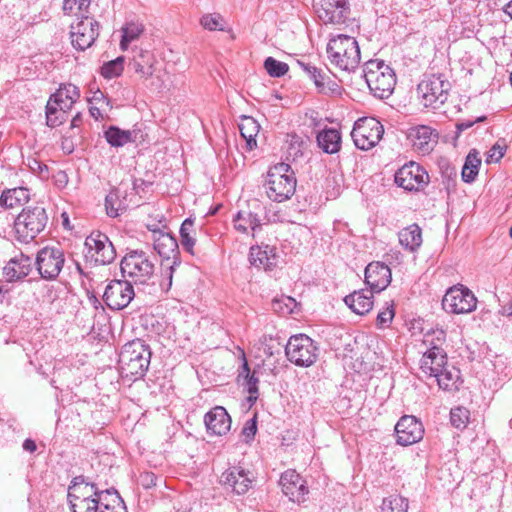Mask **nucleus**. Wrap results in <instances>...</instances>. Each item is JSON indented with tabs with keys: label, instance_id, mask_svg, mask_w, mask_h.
Instances as JSON below:
<instances>
[{
	"label": "nucleus",
	"instance_id": "9b49d317",
	"mask_svg": "<svg viewBox=\"0 0 512 512\" xmlns=\"http://www.w3.org/2000/svg\"><path fill=\"white\" fill-rule=\"evenodd\" d=\"M477 299L473 292L462 284L450 287L442 300L443 309L451 314H466L474 311Z\"/></svg>",
	"mask_w": 512,
	"mask_h": 512
},
{
	"label": "nucleus",
	"instance_id": "1a4fd4ad",
	"mask_svg": "<svg viewBox=\"0 0 512 512\" xmlns=\"http://www.w3.org/2000/svg\"><path fill=\"white\" fill-rule=\"evenodd\" d=\"M121 272L124 277L135 282L145 283L154 273V263L143 251L134 250L127 253L121 261Z\"/></svg>",
	"mask_w": 512,
	"mask_h": 512
},
{
	"label": "nucleus",
	"instance_id": "0eeeda50",
	"mask_svg": "<svg viewBox=\"0 0 512 512\" xmlns=\"http://www.w3.org/2000/svg\"><path fill=\"white\" fill-rule=\"evenodd\" d=\"M288 360L300 367L313 365L318 358V347L315 342L305 334L293 335L285 346Z\"/></svg>",
	"mask_w": 512,
	"mask_h": 512
},
{
	"label": "nucleus",
	"instance_id": "bf43d9fd",
	"mask_svg": "<svg viewBox=\"0 0 512 512\" xmlns=\"http://www.w3.org/2000/svg\"><path fill=\"white\" fill-rule=\"evenodd\" d=\"M180 233L193 234L194 233V221L191 218H187L183 221L180 227Z\"/></svg>",
	"mask_w": 512,
	"mask_h": 512
},
{
	"label": "nucleus",
	"instance_id": "4c0bfd02",
	"mask_svg": "<svg viewBox=\"0 0 512 512\" xmlns=\"http://www.w3.org/2000/svg\"><path fill=\"white\" fill-rule=\"evenodd\" d=\"M480 165L481 159L478 152L476 150L470 151L462 168V180L466 183L473 182L478 175Z\"/></svg>",
	"mask_w": 512,
	"mask_h": 512
},
{
	"label": "nucleus",
	"instance_id": "4be33fe9",
	"mask_svg": "<svg viewBox=\"0 0 512 512\" xmlns=\"http://www.w3.org/2000/svg\"><path fill=\"white\" fill-rule=\"evenodd\" d=\"M448 363L447 354L437 344H433L422 356L420 360V370L424 376L432 378L434 374L443 370L444 365Z\"/></svg>",
	"mask_w": 512,
	"mask_h": 512
},
{
	"label": "nucleus",
	"instance_id": "a19ab883",
	"mask_svg": "<svg viewBox=\"0 0 512 512\" xmlns=\"http://www.w3.org/2000/svg\"><path fill=\"white\" fill-rule=\"evenodd\" d=\"M133 69L145 79L151 77L154 73L153 56L149 52H141L133 60Z\"/></svg>",
	"mask_w": 512,
	"mask_h": 512
},
{
	"label": "nucleus",
	"instance_id": "423d86ee",
	"mask_svg": "<svg viewBox=\"0 0 512 512\" xmlns=\"http://www.w3.org/2000/svg\"><path fill=\"white\" fill-rule=\"evenodd\" d=\"M365 81L372 94L380 99L388 98L394 91L396 75L383 61L370 60L364 68Z\"/></svg>",
	"mask_w": 512,
	"mask_h": 512
},
{
	"label": "nucleus",
	"instance_id": "7ed1b4c3",
	"mask_svg": "<svg viewBox=\"0 0 512 512\" xmlns=\"http://www.w3.org/2000/svg\"><path fill=\"white\" fill-rule=\"evenodd\" d=\"M327 54L332 65L348 73L355 71L361 60L356 39L343 34L337 35L328 42Z\"/></svg>",
	"mask_w": 512,
	"mask_h": 512
},
{
	"label": "nucleus",
	"instance_id": "4d7b16f0",
	"mask_svg": "<svg viewBox=\"0 0 512 512\" xmlns=\"http://www.w3.org/2000/svg\"><path fill=\"white\" fill-rule=\"evenodd\" d=\"M486 119L485 116H480L475 119H467V120H461L457 122L456 128L459 132L465 131L469 128H471L475 123L482 122Z\"/></svg>",
	"mask_w": 512,
	"mask_h": 512
},
{
	"label": "nucleus",
	"instance_id": "5701e85b",
	"mask_svg": "<svg viewBox=\"0 0 512 512\" xmlns=\"http://www.w3.org/2000/svg\"><path fill=\"white\" fill-rule=\"evenodd\" d=\"M31 270V258L19 253L6 263L3 268V276L7 282H20L30 274Z\"/></svg>",
	"mask_w": 512,
	"mask_h": 512
},
{
	"label": "nucleus",
	"instance_id": "8fccbe9b",
	"mask_svg": "<svg viewBox=\"0 0 512 512\" xmlns=\"http://www.w3.org/2000/svg\"><path fill=\"white\" fill-rule=\"evenodd\" d=\"M111 501L113 504H111L110 501L107 502L98 512H127L126 506L119 498L117 492H114Z\"/></svg>",
	"mask_w": 512,
	"mask_h": 512
},
{
	"label": "nucleus",
	"instance_id": "f03ea898",
	"mask_svg": "<svg viewBox=\"0 0 512 512\" xmlns=\"http://www.w3.org/2000/svg\"><path fill=\"white\" fill-rule=\"evenodd\" d=\"M151 350L140 339L126 343L119 354V370L122 378L134 381L145 376L151 359Z\"/></svg>",
	"mask_w": 512,
	"mask_h": 512
},
{
	"label": "nucleus",
	"instance_id": "6e6d98bb",
	"mask_svg": "<svg viewBox=\"0 0 512 512\" xmlns=\"http://www.w3.org/2000/svg\"><path fill=\"white\" fill-rule=\"evenodd\" d=\"M180 241L182 247L190 254H193V248L196 242L193 234L180 233Z\"/></svg>",
	"mask_w": 512,
	"mask_h": 512
},
{
	"label": "nucleus",
	"instance_id": "393cba45",
	"mask_svg": "<svg viewBox=\"0 0 512 512\" xmlns=\"http://www.w3.org/2000/svg\"><path fill=\"white\" fill-rule=\"evenodd\" d=\"M249 261L251 265L264 270H272L277 264L275 249L268 245L252 246L249 253Z\"/></svg>",
	"mask_w": 512,
	"mask_h": 512
},
{
	"label": "nucleus",
	"instance_id": "052dcab7",
	"mask_svg": "<svg viewBox=\"0 0 512 512\" xmlns=\"http://www.w3.org/2000/svg\"><path fill=\"white\" fill-rule=\"evenodd\" d=\"M55 183L58 187H65L68 183V176L64 171H59L55 175Z\"/></svg>",
	"mask_w": 512,
	"mask_h": 512
},
{
	"label": "nucleus",
	"instance_id": "9d476101",
	"mask_svg": "<svg viewBox=\"0 0 512 512\" xmlns=\"http://www.w3.org/2000/svg\"><path fill=\"white\" fill-rule=\"evenodd\" d=\"M383 134V125L374 117L358 119L351 132L356 147L366 151L375 147L382 139Z\"/></svg>",
	"mask_w": 512,
	"mask_h": 512
},
{
	"label": "nucleus",
	"instance_id": "e2e57ef3",
	"mask_svg": "<svg viewBox=\"0 0 512 512\" xmlns=\"http://www.w3.org/2000/svg\"><path fill=\"white\" fill-rule=\"evenodd\" d=\"M37 446L34 440L26 439L23 442V449L27 452L33 453L36 450Z\"/></svg>",
	"mask_w": 512,
	"mask_h": 512
},
{
	"label": "nucleus",
	"instance_id": "e433bc0d",
	"mask_svg": "<svg viewBox=\"0 0 512 512\" xmlns=\"http://www.w3.org/2000/svg\"><path fill=\"white\" fill-rule=\"evenodd\" d=\"M120 48L126 50L129 44L137 40L144 32V25L139 21H129L121 29Z\"/></svg>",
	"mask_w": 512,
	"mask_h": 512
},
{
	"label": "nucleus",
	"instance_id": "2f4dec72",
	"mask_svg": "<svg viewBox=\"0 0 512 512\" xmlns=\"http://www.w3.org/2000/svg\"><path fill=\"white\" fill-rule=\"evenodd\" d=\"M153 247L161 257L170 259L176 255L178 243L170 234L158 232L154 233Z\"/></svg>",
	"mask_w": 512,
	"mask_h": 512
},
{
	"label": "nucleus",
	"instance_id": "cd10ccee",
	"mask_svg": "<svg viewBox=\"0 0 512 512\" xmlns=\"http://www.w3.org/2000/svg\"><path fill=\"white\" fill-rule=\"evenodd\" d=\"M400 245L409 252H416L422 245V230L417 224H411L398 232Z\"/></svg>",
	"mask_w": 512,
	"mask_h": 512
},
{
	"label": "nucleus",
	"instance_id": "c756f323",
	"mask_svg": "<svg viewBox=\"0 0 512 512\" xmlns=\"http://www.w3.org/2000/svg\"><path fill=\"white\" fill-rule=\"evenodd\" d=\"M319 147L328 154H334L340 150L341 134L335 128H325L317 135Z\"/></svg>",
	"mask_w": 512,
	"mask_h": 512
},
{
	"label": "nucleus",
	"instance_id": "f3484780",
	"mask_svg": "<svg viewBox=\"0 0 512 512\" xmlns=\"http://www.w3.org/2000/svg\"><path fill=\"white\" fill-rule=\"evenodd\" d=\"M253 481V474L240 466L228 468L220 477V483L237 495H243L248 492Z\"/></svg>",
	"mask_w": 512,
	"mask_h": 512
},
{
	"label": "nucleus",
	"instance_id": "dca6fc26",
	"mask_svg": "<svg viewBox=\"0 0 512 512\" xmlns=\"http://www.w3.org/2000/svg\"><path fill=\"white\" fill-rule=\"evenodd\" d=\"M135 297L133 285L128 280H112L106 286L103 300L112 310L126 308Z\"/></svg>",
	"mask_w": 512,
	"mask_h": 512
},
{
	"label": "nucleus",
	"instance_id": "c85d7f7f",
	"mask_svg": "<svg viewBox=\"0 0 512 512\" xmlns=\"http://www.w3.org/2000/svg\"><path fill=\"white\" fill-rule=\"evenodd\" d=\"M80 91L73 84H64L50 96L49 101L59 104L64 109L70 110L74 103L79 99Z\"/></svg>",
	"mask_w": 512,
	"mask_h": 512
},
{
	"label": "nucleus",
	"instance_id": "473e14b6",
	"mask_svg": "<svg viewBox=\"0 0 512 512\" xmlns=\"http://www.w3.org/2000/svg\"><path fill=\"white\" fill-rule=\"evenodd\" d=\"M29 190L25 187H16L4 191L0 197V205L5 208H15L28 202Z\"/></svg>",
	"mask_w": 512,
	"mask_h": 512
},
{
	"label": "nucleus",
	"instance_id": "338daca9",
	"mask_svg": "<svg viewBox=\"0 0 512 512\" xmlns=\"http://www.w3.org/2000/svg\"><path fill=\"white\" fill-rule=\"evenodd\" d=\"M298 64L307 75H309L312 72V69H315V66L311 65L310 63H304L299 61Z\"/></svg>",
	"mask_w": 512,
	"mask_h": 512
},
{
	"label": "nucleus",
	"instance_id": "bb28decb",
	"mask_svg": "<svg viewBox=\"0 0 512 512\" xmlns=\"http://www.w3.org/2000/svg\"><path fill=\"white\" fill-rule=\"evenodd\" d=\"M433 378L437 380L439 388L445 391H457L462 384L460 370L448 363Z\"/></svg>",
	"mask_w": 512,
	"mask_h": 512
},
{
	"label": "nucleus",
	"instance_id": "b1692460",
	"mask_svg": "<svg viewBox=\"0 0 512 512\" xmlns=\"http://www.w3.org/2000/svg\"><path fill=\"white\" fill-rule=\"evenodd\" d=\"M204 423L208 433L222 436L231 428V417L222 406H215L204 416Z\"/></svg>",
	"mask_w": 512,
	"mask_h": 512
},
{
	"label": "nucleus",
	"instance_id": "20e7f679",
	"mask_svg": "<svg viewBox=\"0 0 512 512\" xmlns=\"http://www.w3.org/2000/svg\"><path fill=\"white\" fill-rule=\"evenodd\" d=\"M296 184L297 180L290 165L278 163L267 172L266 194L272 201L284 202L294 195Z\"/></svg>",
	"mask_w": 512,
	"mask_h": 512
},
{
	"label": "nucleus",
	"instance_id": "6e6552de",
	"mask_svg": "<svg viewBox=\"0 0 512 512\" xmlns=\"http://www.w3.org/2000/svg\"><path fill=\"white\" fill-rule=\"evenodd\" d=\"M450 88L451 84L444 75L432 74L418 84L417 90L423 105L436 109L446 102Z\"/></svg>",
	"mask_w": 512,
	"mask_h": 512
},
{
	"label": "nucleus",
	"instance_id": "a878e982",
	"mask_svg": "<svg viewBox=\"0 0 512 512\" xmlns=\"http://www.w3.org/2000/svg\"><path fill=\"white\" fill-rule=\"evenodd\" d=\"M373 293L368 289L354 291L344 298V302L354 313L364 315L373 307Z\"/></svg>",
	"mask_w": 512,
	"mask_h": 512
},
{
	"label": "nucleus",
	"instance_id": "6ab92c4d",
	"mask_svg": "<svg viewBox=\"0 0 512 512\" xmlns=\"http://www.w3.org/2000/svg\"><path fill=\"white\" fill-rule=\"evenodd\" d=\"M395 433L398 444L409 446L419 442L423 438L424 428L416 417L405 415L397 422Z\"/></svg>",
	"mask_w": 512,
	"mask_h": 512
},
{
	"label": "nucleus",
	"instance_id": "72a5a7b5",
	"mask_svg": "<svg viewBox=\"0 0 512 512\" xmlns=\"http://www.w3.org/2000/svg\"><path fill=\"white\" fill-rule=\"evenodd\" d=\"M240 134L246 141V147L248 150H253L257 146L256 137L260 130V125L257 121L249 116L242 118L239 124Z\"/></svg>",
	"mask_w": 512,
	"mask_h": 512
},
{
	"label": "nucleus",
	"instance_id": "ddd939ff",
	"mask_svg": "<svg viewBox=\"0 0 512 512\" xmlns=\"http://www.w3.org/2000/svg\"><path fill=\"white\" fill-rule=\"evenodd\" d=\"M99 27L98 21L90 17L88 13L82 14L77 22L71 25L72 45L81 51L91 47L99 36Z\"/></svg>",
	"mask_w": 512,
	"mask_h": 512
},
{
	"label": "nucleus",
	"instance_id": "4468645a",
	"mask_svg": "<svg viewBox=\"0 0 512 512\" xmlns=\"http://www.w3.org/2000/svg\"><path fill=\"white\" fill-rule=\"evenodd\" d=\"M87 257L98 265H107L116 258V251L109 238L100 232L91 233L85 240Z\"/></svg>",
	"mask_w": 512,
	"mask_h": 512
},
{
	"label": "nucleus",
	"instance_id": "c03bdc74",
	"mask_svg": "<svg viewBox=\"0 0 512 512\" xmlns=\"http://www.w3.org/2000/svg\"><path fill=\"white\" fill-rule=\"evenodd\" d=\"M90 0H63V11L65 14H74L77 19L82 14L88 13Z\"/></svg>",
	"mask_w": 512,
	"mask_h": 512
},
{
	"label": "nucleus",
	"instance_id": "13d9d810",
	"mask_svg": "<svg viewBox=\"0 0 512 512\" xmlns=\"http://www.w3.org/2000/svg\"><path fill=\"white\" fill-rule=\"evenodd\" d=\"M304 142L301 137L297 136L296 134L290 135V150H294V156H297L298 153L301 152V147L303 146Z\"/></svg>",
	"mask_w": 512,
	"mask_h": 512
},
{
	"label": "nucleus",
	"instance_id": "412c9836",
	"mask_svg": "<svg viewBox=\"0 0 512 512\" xmlns=\"http://www.w3.org/2000/svg\"><path fill=\"white\" fill-rule=\"evenodd\" d=\"M391 282V270L382 262H372L365 269V283L369 290L379 293Z\"/></svg>",
	"mask_w": 512,
	"mask_h": 512
},
{
	"label": "nucleus",
	"instance_id": "a211bd4d",
	"mask_svg": "<svg viewBox=\"0 0 512 512\" xmlns=\"http://www.w3.org/2000/svg\"><path fill=\"white\" fill-rule=\"evenodd\" d=\"M316 12L325 24H341L348 18L350 8L348 0H320Z\"/></svg>",
	"mask_w": 512,
	"mask_h": 512
},
{
	"label": "nucleus",
	"instance_id": "f704fd0d",
	"mask_svg": "<svg viewBox=\"0 0 512 512\" xmlns=\"http://www.w3.org/2000/svg\"><path fill=\"white\" fill-rule=\"evenodd\" d=\"M241 355L243 363L238 374V380L243 379V384L246 386L247 391L250 394L249 400H256L258 394L259 379L255 376V373L250 374V368L243 350L241 351Z\"/></svg>",
	"mask_w": 512,
	"mask_h": 512
},
{
	"label": "nucleus",
	"instance_id": "7c9ffc66",
	"mask_svg": "<svg viewBox=\"0 0 512 512\" xmlns=\"http://www.w3.org/2000/svg\"><path fill=\"white\" fill-rule=\"evenodd\" d=\"M234 228L241 233L256 232L261 227V220L250 210L239 211L233 219Z\"/></svg>",
	"mask_w": 512,
	"mask_h": 512
},
{
	"label": "nucleus",
	"instance_id": "39448f33",
	"mask_svg": "<svg viewBox=\"0 0 512 512\" xmlns=\"http://www.w3.org/2000/svg\"><path fill=\"white\" fill-rule=\"evenodd\" d=\"M48 220L44 207L37 205L24 208L14 221L17 239L23 243L31 242L44 231Z\"/></svg>",
	"mask_w": 512,
	"mask_h": 512
},
{
	"label": "nucleus",
	"instance_id": "774afa93",
	"mask_svg": "<svg viewBox=\"0 0 512 512\" xmlns=\"http://www.w3.org/2000/svg\"><path fill=\"white\" fill-rule=\"evenodd\" d=\"M504 12L512 19V0H510L503 8Z\"/></svg>",
	"mask_w": 512,
	"mask_h": 512
},
{
	"label": "nucleus",
	"instance_id": "680f3d73",
	"mask_svg": "<svg viewBox=\"0 0 512 512\" xmlns=\"http://www.w3.org/2000/svg\"><path fill=\"white\" fill-rule=\"evenodd\" d=\"M31 170L33 171H37L39 172L40 174L45 170L47 171L48 168L45 164H42L40 161L36 160V159H33L31 161V163L29 164Z\"/></svg>",
	"mask_w": 512,
	"mask_h": 512
},
{
	"label": "nucleus",
	"instance_id": "69168bd1",
	"mask_svg": "<svg viewBox=\"0 0 512 512\" xmlns=\"http://www.w3.org/2000/svg\"><path fill=\"white\" fill-rule=\"evenodd\" d=\"M433 334L435 335V339L438 343H442L445 341V332L442 329H438L433 331Z\"/></svg>",
	"mask_w": 512,
	"mask_h": 512
},
{
	"label": "nucleus",
	"instance_id": "3c124183",
	"mask_svg": "<svg viewBox=\"0 0 512 512\" xmlns=\"http://www.w3.org/2000/svg\"><path fill=\"white\" fill-rule=\"evenodd\" d=\"M505 149L506 146L504 144L495 143L487 152L486 162L489 164L499 162L505 154Z\"/></svg>",
	"mask_w": 512,
	"mask_h": 512
},
{
	"label": "nucleus",
	"instance_id": "f8f14e48",
	"mask_svg": "<svg viewBox=\"0 0 512 512\" xmlns=\"http://www.w3.org/2000/svg\"><path fill=\"white\" fill-rule=\"evenodd\" d=\"M65 263V255L61 248L46 246L36 257V267L40 276L45 280H54L58 277Z\"/></svg>",
	"mask_w": 512,
	"mask_h": 512
},
{
	"label": "nucleus",
	"instance_id": "58836bf2",
	"mask_svg": "<svg viewBox=\"0 0 512 512\" xmlns=\"http://www.w3.org/2000/svg\"><path fill=\"white\" fill-rule=\"evenodd\" d=\"M104 136L113 147H122L133 141V133L130 130H122L116 126H110L105 131Z\"/></svg>",
	"mask_w": 512,
	"mask_h": 512
},
{
	"label": "nucleus",
	"instance_id": "49530a36",
	"mask_svg": "<svg viewBox=\"0 0 512 512\" xmlns=\"http://www.w3.org/2000/svg\"><path fill=\"white\" fill-rule=\"evenodd\" d=\"M264 68L267 73L272 77H281L284 76L288 70L289 66L285 62H281L276 60L273 57H268L264 61Z\"/></svg>",
	"mask_w": 512,
	"mask_h": 512
},
{
	"label": "nucleus",
	"instance_id": "f257e3e1",
	"mask_svg": "<svg viewBox=\"0 0 512 512\" xmlns=\"http://www.w3.org/2000/svg\"><path fill=\"white\" fill-rule=\"evenodd\" d=\"M114 493L99 491L94 483L86 482L84 476H76L68 487L67 498L72 512H98Z\"/></svg>",
	"mask_w": 512,
	"mask_h": 512
},
{
	"label": "nucleus",
	"instance_id": "aec40b11",
	"mask_svg": "<svg viewBox=\"0 0 512 512\" xmlns=\"http://www.w3.org/2000/svg\"><path fill=\"white\" fill-rule=\"evenodd\" d=\"M280 486L282 492L295 503H302L309 493L306 481L295 471L287 470L281 474Z\"/></svg>",
	"mask_w": 512,
	"mask_h": 512
},
{
	"label": "nucleus",
	"instance_id": "ea45409f",
	"mask_svg": "<svg viewBox=\"0 0 512 512\" xmlns=\"http://www.w3.org/2000/svg\"><path fill=\"white\" fill-rule=\"evenodd\" d=\"M68 111L59 104L48 100L46 105V124L51 128L60 126L66 121Z\"/></svg>",
	"mask_w": 512,
	"mask_h": 512
},
{
	"label": "nucleus",
	"instance_id": "79ce46f5",
	"mask_svg": "<svg viewBox=\"0 0 512 512\" xmlns=\"http://www.w3.org/2000/svg\"><path fill=\"white\" fill-rule=\"evenodd\" d=\"M408 500L399 496L391 495L383 499L382 512H407Z\"/></svg>",
	"mask_w": 512,
	"mask_h": 512
},
{
	"label": "nucleus",
	"instance_id": "a18cd8bd",
	"mask_svg": "<svg viewBox=\"0 0 512 512\" xmlns=\"http://www.w3.org/2000/svg\"><path fill=\"white\" fill-rule=\"evenodd\" d=\"M470 417V411L463 407L457 406L450 411V421L453 427L462 430L466 428Z\"/></svg>",
	"mask_w": 512,
	"mask_h": 512
},
{
	"label": "nucleus",
	"instance_id": "09e8293b",
	"mask_svg": "<svg viewBox=\"0 0 512 512\" xmlns=\"http://www.w3.org/2000/svg\"><path fill=\"white\" fill-rule=\"evenodd\" d=\"M224 21L220 14H206L201 18V25L210 31L224 30Z\"/></svg>",
	"mask_w": 512,
	"mask_h": 512
},
{
	"label": "nucleus",
	"instance_id": "5fc2aeb1",
	"mask_svg": "<svg viewBox=\"0 0 512 512\" xmlns=\"http://www.w3.org/2000/svg\"><path fill=\"white\" fill-rule=\"evenodd\" d=\"M394 317V309L393 307H387L385 310L381 311L377 315V325L379 327H383L388 325Z\"/></svg>",
	"mask_w": 512,
	"mask_h": 512
},
{
	"label": "nucleus",
	"instance_id": "0e129e2a",
	"mask_svg": "<svg viewBox=\"0 0 512 512\" xmlns=\"http://www.w3.org/2000/svg\"><path fill=\"white\" fill-rule=\"evenodd\" d=\"M499 313L503 316L511 317L512 316V301L507 303L506 305L501 306Z\"/></svg>",
	"mask_w": 512,
	"mask_h": 512
},
{
	"label": "nucleus",
	"instance_id": "37998d69",
	"mask_svg": "<svg viewBox=\"0 0 512 512\" xmlns=\"http://www.w3.org/2000/svg\"><path fill=\"white\" fill-rule=\"evenodd\" d=\"M105 209L109 217L115 218L125 209L117 190L110 191L105 198Z\"/></svg>",
	"mask_w": 512,
	"mask_h": 512
},
{
	"label": "nucleus",
	"instance_id": "2eb2a0df",
	"mask_svg": "<svg viewBox=\"0 0 512 512\" xmlns=\"http://www.w3.org/2000/svg\"><path fill=\"white\" fill-rule=\"evenodd\" d=\"M395 183L407 191H421L428 185L429 175L422 166L410 162L397 170Z\"/></svg>",
	"mask_w": 512,
	"mask_h": 512
},
{
	"label": "nucleus",
	"instance_id": "c9c22d12",
	"mask_svg": "<svg viewBox=\"0 0 512 512\" xmlns=\"http://www.w3.org/2000/svg\"><path fill=\"white\" fill-rule=\"evenodd\" d=\"M432 136V129L424 125L411 128L409 132V137L412 138L413 145L424 153L431 150L430 142Z\"/></svg>",
	"mask_w": 512,
	"mask_h": 512
},
{
	"label": "nucleus",
	"instance_id": "de8ad7c7",
	"mask_svg": "<svg viewBox=\"0 0 512 512\" xmlns=\"http://www.w3.org/2000/svg\"><path fill=\"white\" fill-rule=\"evenodd\" d=\"M124 69V58L118 57L115 60L105 63L101 68V74L104 78L111 79L119 76Z\"/></svg>",
	"mask_w": 512,
	"mask_h": 512
},
{
	"label": "nucleus",
	"instance_id": "864d4df0",
	"mask_svg": "<svg viewBox=\"0 0 512 512\" xmlns=\"http://www.w3.org/2000/svg\"><path fill=\"white\" fill-rule=\"evenodd\" d=\"M308 77L314 82L315 86L320 92H324L326 88L325 79L327 75L321 70L315 67Z\"/></svg>",
	"mask_w": 512,
	"mask_h": 512
},
{
	"label": "nucleus",
	"instance_id": "603ef678",
	"mask_svg": "<svg viewBox=\"0 0 512 512\" xmlns=\"http://www.w3.org/2000/svg\"><path fill=\"white\" fill-rule=\"evenodd\" d=\"M257 432V416L247 420L242 428V434L245 437L246 442H250L254 439Z\"/></svg>",
	"mask_w": 512,
	"mask_h": 512
}]
</instances>
